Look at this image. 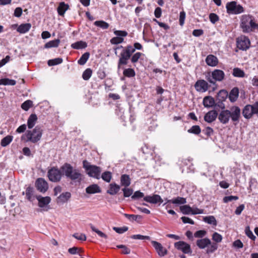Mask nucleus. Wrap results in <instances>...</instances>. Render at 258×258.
<instances>
[{"mask_svg": "<svg viewBox=\"0 0 258 258\" xmlns=\"http://www.w3.org/2000/svg\"><path fill=\"white\" fill-rule=\"evenodd\" d=\"M194 87L197 91L205 92L209 88V84L205 80L200 79L196 82Z\"/></svg>", "mask_w": 258, "mask_h": 258, "instance_id": "obj_13", "label": "nucleus"}, {"mask_svg": "<svg viewBox=\"0 0 258 258\" xmlns=\"http://www.w3.org/2000/svg\"><path fill=\"white\" fill-rule=\"evenodd\" d=\"M83 167L89 176L97 179L100 178L101 169L99 167L91 165L90 163L86 160L83 161Z\"/></svg>", "mask_w": 258, "mask_h": 258, "instance_id": "obj_3", "label": "nucleus"}, {"mask_svg": "<svg viewBox=\"0 0 258 258\" xmlns=\"http://www.w3.org/2000/svg\"><path fill=\"white\" fill-rule=\"evenodd\" d=\"M222 238V235L216 232H214L212 235V239L217 243L221 242Z\"/></svg>", "mask_w": 258, "mask_h": 258, "instance_id": "obj_52", "label": "nucleus"}, {"mask_svg": "<svg viewBox=\"0 0 258 258\" xmlns=\"http://www.w3.org/2000/svg\"><path fill=\"white\" fill-rule=\"evenodd\" d=\"M167 203H171L173 204H184L186 203V201L184 198L178 197L171 200H167Z\"/></svg>", "mask_w": 258, "mask_h": 258, "instance_id": "obj_30", "label": "nucleus"}, {"mask_svg": "<svg viewBox=\"0 0 258 258\" xmlns=\"http://www.w3.org/2000/svg\"><path fill=\"white\" fill-rule=\"evenodd\" d=\"M16 84V81L14 80L9 78H3L0 79V85H11L14 86Z\"/></svg>", "mask_w": 258, "mask_h": 258, "instance_id": "obj_32", "label": "nucleus"}, {"mask_svg": "<svg viewBox=\"0 0 258 258\" xmlns=\"http://www.w3.org/2000/svg\"><path fill=\"white\" fill-rule=\"evenodd\" d=\"M209 246H208L206 253L208 254L213 253L218 248V245L216 243H211V244L209 245Z\"/></svg>", "mask_w": 258, "mask_h": 258, "instance_id": "obj_39", "label": "nucleus"}, {"mask_svg": "<svg viewBox=\"0 0 258 258\" xmlns=\"http://www.w3.org/2000/svg\"><path fill=\"white\" fill-rule=\"evenodd\" d=\"M90 56V53L88 52L84 53L78 60V63L80 65H84L87 62Z\"/></svg>", "mask_w": 258, "mask_h": 258, "instance_id": "obj_34", "label": "nucleus"}, {"mask_svg": "<svg viewBox=\"0 0 258 258\" xmlns=\"http://www.w3.org/2000/svg\"><path fill=\"white\" fill-rule=\"evenodd\" d=\"M124 198H128L132 196L133 194V189L128 187H124L122 189Z\"/></svg>", "mask_w": 258, "mask_h": 258, "instance_id": "obj_43", "label": "nucleus"}, {"mask_svg": "<svg viewBox=\"0 0 258 258\" xmlns=\"http://www.w3.org/2000/svg\"><path fill=\"white\" fill-rule=\"evenodd\" d=\"M92 74V71L90 69H86L83 73L82 77L84 80H88L91 77Z\"/></svg>", "mask_w": 258, "mask_h": 258, "instance_id": "obj_49", "label": "nucleus"}, {"mask_svg": "<svg viewBox=\"0 0 258 258\" xmlns=\"http://www.w3.org/2000/svg\"><path fill=\"white\" fill-rule=\"evenodd\" d=\"M116 247L118 248L122 249V254H127L131 252V249L124 245H118Z\"/></svg>", "mask_w": 258, "mask_h": 258, "instance_id": "obj_54", "label": "nucleus"}, {"mask_svg": "<svg viewBox=\"0 0 258 258\" xmlns=\"http://www.w3.org/2000/svg\"><path fill=\"white\" fill-rule=\"evenodd\" d=\"M62 175L72 181L79 182L81 181L83 177V175L79 169L74 168L68 163H64L60 169L57 167H53L47 172L49 180L54 182L60 181Z\"/></svg>", "mask_w": 258, "mask_h": 258, "instance_id": "obj_1", "label": "nucleus"}, {"mask_svg": "<svg viewBox=\"0 0 258 258\" xmlns=\"http://www.w3.org/2000/svg\"><path fill=\"white\" fill-rule=\"evenodd\" d=\"M124 38L120 37H114L110 39V43L113 45H117L122 43Z\"/></svg>", "mask_w": 258, "mask_h": 258, "instance_id": "obj_48", "label": "nucleus"}, {"mask_svg": "<svg viewBox=\"0 0 258 258\" xmlns=\"http://www.w3.org/2000/svg\"><path fill=\"white\" fill-rule=\"evenodd\" d=\"M188 133L193 134L196 135H199L201 132V129L200 126L195 125L191 126V128L188 130Z\"/></svg>", "mask_w": 258, "mask_h": 258, "instance_id": "obj_36", "label": "nucleus"}, {"mask_svg": "<svg viewBox=\"0 0 258 258\" xmlns=\"http://www.w3.org/2000/svg\"><path fill=\"white\" fill-rule=\"evenodd\" d=\"M36 199L38 200V205L40 208L47 207L51 202V198L48 196L43 197L41 196H37Z\"/></svg>", "mask_w": 258, "mask_h": 258, "instance_id": "obj_15", "label": "nucleus"}, {"mask_svg": "<svg viewBox=\"0 0 258 258\" xmlns=\"http://www.w3.org/2000/svg\"><path fill=\"white\" fill-rule=\"evenodd\" d=\"M90 226L92 230L96 232L100 237L104 238L105 239L107 238V236L106 234L96 229L92 224H90Z\"/></svg>", "mask_w": 258, "mask_h": 258, "instance_id": "obj_44", "label": "nucleus"}, {"mask_svg": "<svg viewBox=\"0 0 258 258\" xmlns=\"http://www.w3.org/2000/svg\"><path fill=\"white\" fill-rule=\"evenodd\" d=\"M86 191L89 194L100 193L101 190L100 187L96 184H92L86 188Z\"/></svg>", "mask_w": 258, "mask_h": 258, "instance_id": "obj_21", "label": "nucleus"}, {"mask_svg": "<svg viewBox=\"0 0 258 258\" xmlns=\"http://www.w3.org/2000/svg\"><path fill=\"white\" fill-rule=\"evenodd\" d=\"M112 229L117 233L122 234L127 231L128 228L127 226H123L122 227H113Z\"/></svg>", "mask_w": 258, "mask_h": 258, "instance_id": "obj_55", "label": "nucleus"}, {"mask_svg": "<svg viewBox=\"0 0 258 258\" xmlns=\"http://www.w3.org/2000/svg\"><path fill=\"white\" fill-rule=\"evenodd\" d=\"M33 102L31 100H28L25 101L21 105L22 108L25 111H27L29 108L33 106Z\"/></svg>", "mask_w": 258, "mask_h": 258, "instance_id": "obj_41", "label": "nucleus"}, {"mask_svg": "<svg viewBox=\"0 0 258 258\" xmlns=\"http://www.w3.org/2000/svg\"><path fill=\"white\" fill-rule=\"evenodd\" d=\"M37 120V117L36 114H31L27 121V125L29 128H33Z\"/></svg>", "mask_w": 258, "mask_h": 258, "instance_id": "obj_25", "label": "nucleus"}, {"mask_svg": "<svg viewBox=\"0 0 258 258\" xmlns=\"http://www.w3.org/2000/svg\"><path fill=\"white\" fill-rule=\"evenodd\" d=\"M227 12L228 14H238L243 12V8L240 5H237L235 2L228 3L226 5Z\"/></svg>", "mask_w": 258, "mask_h": 258, "instance_id": "obj_8", "label": "nucleus"}, {"mask_svg": "<svg viewBox=\"0 0 258 258\" xmlns=\"http://www.w3.org/2000/svg\"><path fill=\"white\" fill-rule=\"evenodd\" d=\"M35 185L36 189L42 193H45L48 189V184L43 178H37L35 181Z\"/></svg>", "mask_w": 258, "mask_h": 258, "instance_id": "obj_12", "label": "nucleus"}, {"mask_svg": "<svg viewBox=\"0 0 258 258\" xmlns=\"http://www.w3.org/2000/svg\"><path fill=\"white\" fill-rule=\"evenodd\" d=\"M239 199L238 196H226L223 199V201L225 203H227L229 202H231L233 200L236 201Z\"/></svg>", "mask_w": 258, "mask_h": 258, "instance_id": "obj_53", "label": "nucleus"}, {"mask_svg": "<svg viewBox=\"0 0 258 258\" xmlns=\"http://www.w3.org/2000/svg\"><path fill=\"white\" fill-rule=\"evenodd\" d=\"M60 40L59 39L53 40L47 42L45 45L44 47L45 48H50L52 47H57L59 45L60 43Z\"/></svg>", "mask_w": 258, "mask_h": 258, "instance_id": "obj_29", "label": "nucleus"}, {"mask_svg": "<svg viewBox=\"0 0 258 258\" xmlns=\"http://www.w3.org/2000/svg\"><path fill=\"white\" fill-rule=\"evenodd\" d=\"M206 62L208 66L214 67L218 65L219 60L217 57L215 55L209 54L206 58Z\"/></svg>", "mask_w": 258, "mask_h": 258, "instance_id": "obj_17", "label": "nucleus"}, {"mask_svg": "<svg viewBox=\"0 0 258 258\" xmlns=\"http://www.w3.org/2000/svg\"><path fill=\"white\" fill-rule=\"evenodd\" d=\"M124 216L127 218L128 220L131 221H137V218H139L140 219H142V216L141 215H136L133 214H124Z\"/></svg>", "mask_w": 258, "mask_h": 258, "instance_id": "obj_50", "label": "nucleus"}, {"mask_svg": "<svg viewBox=\"0 0 258 258\" xmlns=\"http://www.w3.org/2000/svg\"><path fill=\"white\" fill-rule=\"evenodd\" d=\"M101 178L107 182H109L112 178L111 173L110 171H105L101 175Z\"/></svg>", "mask_w": 258, "mask_h": 258, "instance_id": "obj_40", "label": "nucleus"}, {"mask_svg": "<svg viewBox=\"0 0 258 258\" xmlns=\"http://www.w3.org/2000/svg\"><path fill=\"white\" fill-rule=\"evenodd\" d=\"M114 33L115 35L122 38L127 35V33L125 31L116 30L114 32Z\"/></svg>", "mask_w": 258, "mask_h": 258, "instance_id": "obj_61", "label": "nucleus"}, {"mask_svg": "<svg viewBox=\"0 0 258 258\" xmlns=\"http://www.w3.org/2000/svg\"><path fill=\"white\" fill-rule=\"evenodd\" d=\"M134 52L132 45H127L124 48L120 54L118 62V69H120L122 65H126L128 62L132 53Z\"/></svg>", "mask_w": 258, "mask_h": 258, "instance_id": "obj_4", "label": "nucleus"}, {"mask_svg": "<svg viewBox=\"0 0 258 258\" xmlns=\"http://www.w3.org/2000/svg\"><path fill=\"white\" fill-rule=\"evenodd\" d=\"M144 201L146 202L156 204L159 203L160 204L162 203L163 200L158 195L154 194L153 196H147L144 198Z\"/></svg>", "mask_w": 258, "mask_h": 258, "instance_id": "obj_14", "label": "nucleus"}, {"mask_svg": "<svg viewBox=\"0 0 258 258\" xmlns=\"http://www.w3.org/2000/svg\"><path fill=\"white\" fill-rule=\"evenodd\" d=\"M239 95V90L235 87L233 88L230 91L229 95V98L231 102L235 101Z\"/></svg>", "mask_w": 258, "mask_h": 258, "instance_id": "obj_26", "label": "nucleus"}, {"mask_svg": "<svg viewBox=\"0 0 258 258\" xmlns=\"http://www.w3.org/2000/svg\"><path fill=\"white\" fill-rule=\"evenodd\" d=\"M144 194L140 190L135 191L132 196L131 198L133 200H137L142 198H144Z\"/></svg>", "mask_w": 258, "mask_h": 258, "instance_id": "obj_51", "label": "nucleus"}, {"mask_svg": "<svg viewBox=\"0 0 258 258\" xmlns=\"http://www.w3.org/2000/svg\"><path fill=\"white\" fill-rule=\"evenodd\" d=\"M120 185L117 184L115 182L111 183L109 185V187L108 189L107 190V193L110 195H115L117 194V192L120 190Z\"/></svg>", "mask_w": 258, "mask_h": 258, "instance_id": "obj_19", "label": "nucleus"}, {"mask_svg": "<svg viewBox=\"0 0 258 258\" xmlns=\"http://www.w3.org/2000/svg\"><path fill=\"white\" fill-rule=\"evenodd\" d=\"M87 44L86 42L80 41L72 44L71 47L74 49H80L86 48Z\"/></svg>", "mask_w": 258, "mask_h": 258, "instance_id": "obj_28", "label": "nucleus"}, {"mask_svg": "<svg viewBox=\"0 0 258 258\" xmlns=\"http://www.w3.org/2000/svg\"><path fill=\"white\" fill-rule=\"evenodd\" d=\"M62 62V59L61 58H56L52 59H50L48 61V65L49 66H53L57 64H60Z\"/></svg>", "mask_w": 258, "mask_h": 258, "instance_id": "obj_46", "label": "nucleus"}, {"mask_svg": "<svg viewBox=\"0 0 258 258\" xmlns=\"http://www.w3.org/2000/svg\"><path fill=\"white\" fill-rule=\"evenodd\" d=\"M68 251L70 253L72 254H75L77 253H79L82 251V249L77 247H73L72 248H70L68 249Z\"/></svg>", "mask_w": 258, "mask_h": 258, "instance_id": "obj_58", "label": "nucleus"}, {"mask_svg": "<svg viewBox=\"0 0 258 258\" xmlns=\"http://www.w3.org/2000/svg\"><path fill=\"white\" fill-rule=\"evenodd\" d=\"M142 53L138 52L135 53L131 57V61L133 63H136L137 62L139 59L140 58L141 56H142Z\"/></svg>", "mask_w": 258, "mask_h": 258, "instance_id": "obj_57", "label": "nucleus"}, {"mask_svg": "<svg viewBox=\"0 0 258 258\" xmlns=\"http://www.w3.org/2000/svg\"><path fill=\"white\" fill-rule=\"evenodd\" d=\"M256 24L249 16H243L241 19L240 26L244 32H249L256 27Z\"/></svg>", "mask_w": 258, "mask_h": 258, "instance_id": "obj_5", "label": "nucleus"}, {"mask_svg": "<svg viewBox=\"0 0 258 258\" xmlns=\"http://www.w3.org/2000/svg\"><path fill=\"white\" fill-rule=\"evenodd\" d=\"M31 27V25L30 23L22 24L17 28V31L21 33H25L28 32Z\"/></svg>", "mask_w": 258, "mask_h": 258, "instance_id": "obj_27", "label": "nucleus"}, {"mask_svg": "<svg viewBox=\"0 0 258 258\" xmlns=\"http://www.w3.org/2000/svg\"><path fill=\"white\" fill-rule=\"evenodd\" d=\"M209 19L211 22L213 23H216L219 20L218 16L214 13H211L210 14Z\"/></svg>", "mask_w": 258, "mask_h": 258, "instance_id": "obj_63", "label": "nucleus"}, {"mask_svg": "<svg viewBox=\"0 0 258 258\" xmlns=\"http://www.w3.org/2000/svg\"><path fill=\"white\" fill-rule=\"evenodd\" d=\"M185 18V13L184 11H182L180 13L179 15V24L181 26H183L184 23V20Z\"/></svg>", "mask_w": 258, "mask_h": 258, "instance_id": "obj_64", "label": "nucleus"}, {"mask_svg": "<svg viewBox=\"0 0 258 258\" xmlns=\"http://www.w3.org/2000/svg\"><path fill=\"white\" fill-rule=\"evenodd\" d=\"M245 234L246 235L252 240H254L255 239V236L253 234L252 232L250 230V228L248 226L245 228Z\"/></svg>", "mask_w": 258, "mask_h": 258, "instance_id": "obj_59", "label": "nucleus"}, {"mask_svg": "<svg viewBox=\"0 0 258 258\" xmlns=\"http://www.w3.org/2000/svg\"><path fill=\"white\" fill-rule=\"evenodd\" d=\"M218 114H205L204 119L208 122H212L216 119Z\"/></svg>", "mask_w": 258, "mask_h": 258, "instance_id": "obj_37", "label": "nucleus"}, {"mask_svg": "<svg viewBox=\"0 0 258 258\" xmlns=\"http://www.w3.org/2000/svg\"><path fill=\"white\" fill-rule=\"evenodd\" d=\"M69 8V6L68 4H66L64 2L60 3L57 9L58 14L60 16H63Z\"/></svg>", "mask_w": 258, "mask_h": 258, "instance_id": "obj_24", "label": "nucleus"}, {"mask_svg": "<svg viewBox=\"0 0 258 258\" xmlns=\"http://www.w3.org/2000/svg\"><path fill=\"white\" fill-rule=\"evenodd\" d=\"M181 212L185 215L191 214L192 215L203 214L204 210L198 208H191L189 205H183L180 207Z\"/></svg>", "mask_w": 258, "mask_h": 258, "instance_id": "obj_9", "label": "nucleus"}, {"mask_svg": "<svg viewBox=\"0 0 258 258\" xmlns=\"http://www.w3.org/2000/svg\"><path fill=\"white\" fill-rule=\"evenodd\" d=\"M123 75L126 77L131 78L135 76L136 73L133 69L128 68L124 70Z\"/></svg>", "mask_w": 258, "mask_h": 258, "instance_id": "obj_33", "label": "nucleus"}, {"mask_svg": "<svg viewBox=\"0 0 258 258\" xmlns=\"http://www.w3.org/2000/svg\"><path fill=\"white\" fill-rule=\"evenodd\" d=\"M232 75L235 77L243 78L245 77V73L238 68H235L233 70Z\"/></svg>", "mask_w": 258, "mask_h": 258, "instance_id": "obj_31", "label": "nucleus"}, {"mask_svg": "<svg viewBox=\"0 0 258 258\" xmlns=\"http://www.w3.org/2000/svg\"><path fill=\"white\" fill-rule=\"evenodd\" d=\"M33 188L31 187H28L26 190V196L27 199L32 201L33 200Z\"/></svg>", "mask_w": 258, "mask_h": 258, "instance_id": "obj_38", "label": "nucleus"}, {"mask_svg": "<svg viewBox=\"0 0 258 258\" xmlns=\"http://www.w3.org/2000/svg\"><path fill=\"white\" fill-rule=\"evenodd\" d=\"M151 244L155 248L158 255L160 257H163L166 255L168 253V250L166 248L163 246V245L160 243L156 241H151Z\"/></svg>", "mask_w": 258, "mask_h": 258, "instance_id": "obj_11", "label": "nucleus"}, {"mask_svg": "<svg viewBox=\"0 0 258 258\" xmlns=\"http://www.w3.org/2000/svg\"><path fill=\"white\" fill-rule=\"evenodd\" d=\"M12 141V137L10 136H8L2 140L1 145L2 147H6Z\"/></svg>", "mask_w": 258, "mask_h": 258, "instance_id": "obj_45", "label": "nucleus"}, {"mask_svg": "<svg viewBox=\"0 0 258 258\" xmlns=\"http://www.w3.org/2000/svg\"><path fill=\"white\" fill-rule=\"evenodd\" d=\"M73 236L80 240L85 241L86 240V236L84 234L75 233Z\"/></svg>", "mask_w": 258, "mask_h": 258, "instance_id": "obj_62", "label": "nucleus"}, {"mask_svg": "<svg viewBox=\"0 0 258 258\" xmlns=\"http://www.w3.org/2000/svg\"><path fill=\"white\" fill-rule=\"evenodd\" d=\"M230 118L229 114H219L218 119L223 123L228 122Z\"/></svg>", "mask_w": 258, "mask_h": 258, "instance_id": "obj_42", "label": "nucleus"}, {"mask_svg": "<svg viewBox=\"0 0 258 258\" xmlns=\"http://www.w3.org/2000/svg\"><path fill=\"white\" fill-rule=\"evenodd\" d=\"M207 232L205 230H198L194 234V236L197 238H202L206 235Z\"/></svg>", "mask_w": 258, "mask_h": 258, "instance_id": "obj_60", "label": "nucleus"}, {"mask_svg": "<svg viewBox=\"0 0 258 258\" xmlns=\"http://www.w3.org/2000/svg\"><path fill=\"white\" fill-rule=\"evenodd\" d=\"M250 45V41L248 37L242 35L236 39V46L238 48L242 50H246Z\"/></svg>", "mask_w": 258, "mask_h": 258, "instance_id": "obj_7", "label": "nucleus"}, {"mask_svg": "<svg viewBox=\"0 0 258 258\" xmlns=\"http://www.w3.org/2000/svg\"><path fill=\"white\" fill-rule=\"evenodd\" d=\"M212 77L215 81L221 82L224 80L225 74L223 71L216 69L212 72Z\"/></svg>", "mask_w": 258, "mask_h": 258, "instance_id": "obj_16", "label": "nucleus"}, {"mask_svg": "<svg viewBox=\"0 0 258 258\" xmlns=\"http://www.w3.org/2000/svg\"><path fill=\"white\" fill-rule=\"evenodd\" d=\"M131 183V179L128 175L124 174L121 175L120 184L121 186L126 187L130 185Z\"/></svg>", "mask_w": 258, "mask_h": 258, "instance_id": "obj_23", "label": "nucleus"}, {"mask_svg": "<svg viewBox=\"0 0 258 258\" xmlns=\"http://www.w3.org/2000/svg\"><path fill=\"white\" fill-rule=\"evenodd\" d=\"M94 24L95 26L103 29H107L109 27V24L103 21H96L95 22Z\"/></svg>", "mask_w": 258, "mask_h": 258, "instance_id": "obj_47", "label": "nucleus"}, {"mask_svg": "<svg viewBox=\"0 0 258 258\" xmlns=\"http://www.w3.org/2000/svg\"><path fill=\"white\" fill-rule=\"evenodd\" d=\"M131 238L134 239L141 240H150V237L149 236H144L140 234L133 235L131 236Z\"/></svg>", "mask_w": 258, "mask_h": 258, "instance_id": "obj_56", "label": "nucleus"}, {"mask_svg": "<svg viewBox=\"0 0 258 258\" xmlns=\"http://www.w3.org/2000/svg\"><path fill=\"white\" fill-rule=\"evenodd\" d=\"M196 244L200 249H204L211 244V240L208 238H201L197 240Z\"/></svg>", "mask_w": 258, "mask_h": 258, "instance_id": "obj_20", "label": "nucleus"}, {"mask_svg": "<svg viewBox=\"0 0 258 258\" xmlns=\"http://www.w3.org/2000/svg\"><path fill=\"white\" fill-rule=\"evenodd\" d=\"M228 92L225 90H220L218 94H217V99L221 101L217 105H215V108L218 109V107H219L221 109V113H230V111L229 110H224L225 106L224 104L222 102V101L225 100L228 97Z\"/></svg>", "mask_w": 258, "mask_h": 258, "instance_id": "obj_6", "label": "nucleus"}, {"mask_svg": "<svg viewBox=\"0 0 258 258\" xmlns=\"http://www.w3.org/2000/svg\"><path fill=\"white\" fill-rule=\"evenodd\" d=\"M43 134V130L41 126L37 125L32 131H27L21 138V141L24 143L31 142L36 143L40 140Z\"/></svg>", "mask_w": 258, "mask_h": 258, "instance_id": "obj_2", "label": "nucleus"}, {"mask_svg": "<svg viewBox=\"0 0 258 258\" xmlns=\"http://www.w3.org/2000/svg\"><path fill=\"white\" fill-rule=\"evenodd\" d=\"M71 197L70 192H63L57 197L56 200L57 203H64L67 202Z\"/></svg>", "mask_w": 258, "mask_h": 258, "instance_id": "obj_22", "label": "nucleus"}, {"mask_svg": "<svg viewBox=\"0 0 258 258\" xmlns=\"http://www.w3.org/2000/svg\"><path fill=\"white\" fill-rule=\"evenodd\" d=\"M174 247L185 254H191L192 252L190 245L183 241H179L174 243Z\"/></svg>", "mask_w": 258, "mask_h": 258, "instance_id": "obj_10", "label": "nucleus"}, {"mask_svg": "<svg viewBox=\"0 0 258 258\" xmlns=\"http://www.w3.org/2000/svg\"><path fill=\"white\" fill-rule=\"evenodd\" d=\"M203 103L204 106L207 108H211L215 106V101L214 98L210 96H206L204 98Z\"/></svg>", "mask_w": 258, "mask_h": 258, "instance_id": "obj_18", "label": "nucleus"}, {"mask_svg": "<svg viewBox=\"0 0 258 258\" xmlns=\"http://www.w3.org/2000/svg\"><path fill=\"white\" fill-rule=\"evenodd\" d=\"M203 220L205 222L209 224H212L214 226H216L217 224V221L213 216L205 217Z\"/></svg>", "mask_w": 258, "mask_h": 258, "instance_id": "obj_35", "label": "nucleus"}]
</instances>
